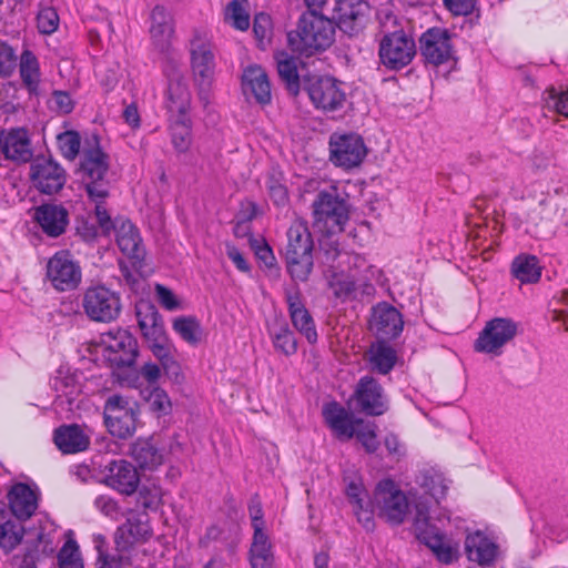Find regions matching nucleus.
I'll return each instance as SVG.
<instances>
[{
	"instance_id": "obj_19",
	"label": "nucleus",
	"mask_w": 568,
	"mask_h": 568,
	"mask_svg": "<svg viewBox=\"0 0 568 568\" xmlns=\"http://www.w3.org/2000/svg\"><path fill=\"white\" fill-rule=\"evenodd\" d=\"M403 326V316L394 306L379 303L373 307L369 328L381 338L379 341L396 338Z\"/></svg>"
},
{
	"instance_id": "obj_53",
	"label": "nucleus",
	"mask_w": 568,
	"mask_h": 568,
	"mask_svg": "<svg viewBox=\"0 0 568 568\" xmlns=\"http://www.w3.org/2000/svg\"><path fill=\"white\" fill-rule=\"evenodd\" d=\"M173 148L179 153L186 152L192 143V128L186 125L170 126Z\"/></svg>"
},
{
	"instance_id": "obj_37",
	"label": "nucleus",
	"mask_w": 568,
	"mask_h": 568,
	"mask_svg": "<svg viewBox=\"0 0 568 568\" xmlns=\"http://www.w3.org/2000/svg\"><path fill=\"white\" fill-rule=\"evenodd\" d=\"M21 81L30 94H38L41 81L40 63L36 54L24 49L19 60Z\"/></svg>"
},
{
	"instance_id": "obj_34",
	"label": "nucleus",
	"mask_w": 568,
	"mask_h": 568,
	"mask_svg": "<svg viewBox=\"0 0 568 568\" xmlns=\"http://www.w3.org/2000/svg\"><path fill=\"white\" fill-rule=\"evenodd\" d=\"M115 231L120 251L131 260L142 261L145 252L138 229L130 221H124Z\"/></svg>"
},
{
	"instance_id": "obj_62",
	"label": "nucleus",
	"mask_w": 568,
	"mask_h": 568,
	"mask_svg": "<svg viewBox=\"0 0 568 568\" xmlns=\"http://www.w3.org/2000/svg\"><path fill=\"white\" fill-rule=\"evenodd\" d=\"M155 292H156V296H158L160 304L164 308H166L169 311H174L180 307V303H179L178 298L175 297V295L173 294V292L170 288H168L161 284H156Z\"/></svg>"
},
{
	"instance_id": "obj_2",
	"label": "nucleus",
	"mask_w": 568,
	"mask_h": 568,
	"mask_svg": "<svg viewBox=\"0 0 568 568\" xmlns=\"http://www.w3.org/2000/svg\"><path fill=\"white\" fill-rule=\"evenodd\" d=\"M190 58L197 97L204 108L211 103V91L215 77V54L209 34L194 30L190 40Z\"/></svg>"
},
{
	"instance_id": "obj_13",
	"label": "nucleus",
	"mask_w": 568,
	"mask_h": 568,
	"mask_svg": "<svg viewBox=\"0 0 568 568\" xmlns=\"http://www.w3.org/2000/svg\"><path fill=\"white\" fill-rule=\"evenodd\" d=\"M30 180L40 193L52 195L64 186L67 172L52 158L37 156L30 165Z\"/></svg>"
},
{
	"instance_id": "obj_56",
	"label": "nucleus",
	"mask_w": 568,
	"mask_h": 568,
	"mask_svg": "<svg viewBox=\"0 0 568 568\" xmlns=\"http://www.w3.org/2000/svg\"><path fill=\"white\" fill-rule=\"evenodd\" d=\"M253 32L256 40L262 44L264 41H270L272 37V19L267 13L260 12L255 16L253 21Z\"/></svg>"
},
{
	"instance_id": "obj_42",
	"label": "nucleus",
	"mask_w": 568,
	"mask_h": 568,
	"mask_svg": "<svg viewBox=\"0 0 568 568\" xmlns=\"http://www.w3.org/2000/svg\"><path fill=\"white\" fill-rule=\"evenodd\" d=\"M416 483L424 488L425 493L434 498L436 503L445 498L448 490V485L444 476L434 470L420 471L416 477Z\"/></svg>"
},
{
	"instance_id": "obj_39",
	"label": "nucleus",
	"mask_w": 568,
	"mask_h": 568,
	"mask_svg": "<svg viewBox=\"0 0 568 568\" xmlns=\"http://www.w3.org/2000/svg\"><path fill=\"white\" fill-rule=\"evenodd\" d=\"M268 333L277 352L285 356H291L297 352L296 338L286 323L275 321L268 326Z\"/></svg>"
},
{
	"instance_id": "obj_61",
	"label": "nucleus",
	"mask_w": 568,
	"mask_h": 568,
	"mask_svg": "<svg viewBox=\"0 0 568 568\" xmlns=\"http://www.w3.org/2000/svg\"><path fill=\"white\" fill-rule=\"evenodd\" d=\"M476 0H443L445 8L454 16H468L473 12Z\"/></svg>"
},
{
	"instance_id": "obj_46",
	"label": "nucleus",
	"mask_w": 568,
	"mask_h": 568,
	"mask_svg": "<svg viewBox=\"0 0 568 568\" xmlns=\"http://www.w3.org/2000/svg\"><path fill=\"white\" fill-rule=\"evenodd\" d=\"M246 0H232L225 9V21L235 29L245 31L250 27V16L245 10Z\"/></svg>"
},
{
	"instance_id": "obj_64",
	"label": "nucleus",
	"mask_w": 568,
	"mask_h": 568,
	"mask_svg": "<svg viewBox=\"0 0 568 568\" xmlns=\"http://www.w3.org/2000/svg\"><path fill=\"white\" fill-rule=\"evenodd\" d=\"M52 102L54 104V109L63 114L70 113L74 108L70 94L65 91H54L52 94Z\"/></svg>"
},
{
	"instance_id": "obj_35",
	"label": "nucleus",
	"mask_w": 568,
	"mask_h": 568,
	"mask_svg": "<svg viewBox=\"0 0 568 568\" xmlns=\"http://www.w3.org/2000/svg\"><path fill=\"white\" fill-rule=\"evenodd\" d=\"M465 549L468 559L479 565H490L497 555V546L480 531L467 536Z\"/></svg>"
},
{
	"instance_id": "obj_8",
	"label": "nucleus",
	"mask_w": 568,
	"mask_h": 568,
	"mask_svg": "<svg viewBox=\"0 0 568 568\" xmlns=\"http://www.w3.org/2000/svg\"><path fill=\"white\" fill-rule=\"evenodd\" d=\"M413 529L416 538L426 545L442 562L449 564L454 559V548L439 528L429 523L428 508L424 504L416 505Z\"/></svg>"
},
{
	"instance_id": "obj_40",
	"label": "nucleus",
	"mask_w": 568,
	"mask_h": 568,
	"mask_svg": "<svg viewBox=\"0 0 568 568\" xmlns=\"http://www.w3.org/2000/svg\"><path fill=\"white\" fill-rule=\"evenodd\" d=\"M150 349L153 355L160 361L162 368L168 375L178 377L180 375V365L172 355V346L168 341L165 334L162 338L148 339Z\"/></svg>"
},
{
	"instance_id": "obj_38",
	"label": "nucleus",
	"mask_w": 568,
	"mask_h": 568,
	"mask_svg": "<svg viewBox=\"0 0 568 568\" xmlns=\"http://www.w3.org/2000/svg\"><path fill=\"white\" fill-rule=\"evenodd\" d=\"M277 72L286 89L293 95L300 92V77L295 58L281 51L275 54Z\"/></svg>"
},
{
	"instance_id": "obj_7",
	"label": "nucleus",
	"mask_w": 568,
	"mask_h": 568,
	"mask_svg": "<svg viewBox=\"0 0 568 568\" xmlns=\"http://www.w3.org/2000/svg\"><path fill=\"white\" fill-rule=\"evenodd\" d=\"M329 161L338 168L351 170L361 165L367 155L363 138L353 132H334L329 136Z\"/></svg>"
},
{
	"instance_id": "obj_1",
	"label": "nucleus",
	"mask_w": 568,
	"mask_h": 568,
	"mask_svg": "<svg viewBox=\"0 0 568 568\" xmlns=\"http://www.w3.org/2000/svg\"><path fill=\"white\" fill-rule=\"evenodd\" d=\"M335 40V23L315 10L303 12L296 28L287 33L292 51L310 57L329 48Z\"/></svg>"
},
{
	"instance_id": "obj_45",
	"label": "nucleus",
	"mask_w": 568,
	"mask_h": 568,
	"mask_svg": "<svg viewBox=\"0 0 568 568\" xmlns=\"http://www.w3.org/2000/svg\"><path fill=\"white\" fill-rule=\"evenodd\" d=\"M23 535L24 528L21 524L7 520L0 527V547L6 552H10L21 542Z\"/></svg>"
},
{
	"instance_id": "obj_31",
	"label": "nucleus",
	"mask_w": 568,
	"mask_h": 568,
	"mask_svg": "<svg viewBox=\"0 0 568 568\" xmlns=\"http://www.w3.org/2000/svg\"><path fill=\"white\" fill-rule=\"evenodd\" d=\"M6 159L28 162L32 156L31 143L27 130L13 129L0 140Z\"/></svg>"
},
{
	"instance_id": "obj_26",
	"label": "nucleus",
	"mask_w": 568,
	"mask_h": 568,
	"mask_svg": "<svg viewBox=\"0 0 568 568\" xmlns=\"http://www.w3.org/2000/svg\"><path fill=\"white\" fill-rule=\"evenodd\" d=\"M288 313L294 327L307 339L310 344L317 342L315 323L310 312L304 306L300 293H286Z\"/></svg>"
},
{
	"instance_id": "obj_10",
	"label": "nucleus",
	"mask_w": 568,
	"mask_h": 568,
	"mask_svg": "<svg viewBox=\"0 0 568 568\" xmlns=\"http://www.w3.org/2000/svg\"><path fill=\"white\" fill-rule=\"evenodd\" d=\"M420 54L426 64L438 67L457 62L453 34L445 28H430L419 38Z\"/></svg>"
},
{
	"instance_id": "obj_14",
	"label": "nucleus",
	"mask_w": 568,
	"mask_h": 568,
	"mask_svg": "<svg viewBox=\"0 0 568 568\" xmlns=\"http://www.w3.org/2000/svg\"><path fill=\"white\" fill-rule=\"evenodd\" d=\"M47 277L60 292L75 290L82 281V271L67 251L57 252L47 264Z\"/></svg>"
},
{
	"instance_id": "obj_49",
	"label": "nucleus",
	"mask_w": 568,
	"mask_h": 568,
	"mask_svg": "<svg viewBox=\"0 0 568 568\" xmlns=\"http://www.w3.org/2000/svg\"><path fill=\"white\" fill-rule=\"evenodd\" d=\"M18 65L16 49L6 41H0V78H10Z\"/></svg>"
},
{
	"instance_id": "obj_21",
	"label": "nucleus",
	"mask_w": 568,
	"mask_h": 568,
	"mask_svg": "<svg viewBox=\"0 0 568 568\" xmlns=\"http://www.w3.org/2000/svg\"><path fill=\"white\" fill-rule=\"evenodd\" d=\"M106 351L109 352L108 359L113 366L129 367L136 359L138 342L128 331L120 329L111 337Z\"/></svg>"
},
{
	"instance_id": "obj_50",
	"label": "nucleus",
	"mask_w": 568,
	"mask_h": 568,
	"mask_svg": "<svg viewBox=\"0 0 568 568\" xmlns=\"http://www.w3.org/2000/svg\"><path fill=\"white\" fill-rule=\"evenodd\" d=\"M60 568H84L75 541H67L58 554Z\"/></svg>"
},
{
	"instance_id": "obj_5",
	"label": "nucleus",
	"mask_w": 568,
	"mask_h": 568,
	"mask_svg": "<svg viewBox=\"0 0 568 568\" xmlns=\"http://www.w3.org/2000/svg\"><path fill=\"white\" fill-rule=\"evenodd\" d=\"M108 170V154L98 144L92 149L84 150L81 173L90 200L98 201L108 197L109 183L105 179Z\"/></svg>"
},
{
	"instance_id": "obj_23",
	"label": "nucleus",
	"mask_w": 568,
	"mask_h": 568,
	"mask_svg": "<svg viewBox=\"0 0 568 568\" xmlns=\"http://www.w3.org/2000/svg\"><path fill=\"white\" fill-rule=\"evenodd\" d=\"M33 217L50 237L63 234L69 224V212L60 204H42L36 209Z\"/></svg>"
},
{
	"instance_id": "obj_60",
	"label": "nucleus",
	"mask_w": 568,
	"mask_h": 568,
	"mask_svg": "<svg viewBox=\"0 0 568 568\" xmlns=\"http://www.w3.org/2000/svg\"><path fill=\"white\" fill-rule=\"evenodd\" d=\"M248 513L252 520V527L254 529V534L265 532L264 531V520H263V509L258 497L255 495L251 498L248 504Z\"/></svg>"
},
{
	"instance_id": "obj_22",
	"label": "nucleus",
	"mask_w": 568,
	"mask_h": 568,
	"mask_svg": "<svg viewBox=\"0 0 568 568\" xmlns=\"http://www.w3.org/2000/svg\"><path fill=\"white\" fill-rule=\"evenodd\" d=\"M146 515H131L115 532V545L118 550L126 551L136 542L144 541L151 536V529L145 519Z\"/></svg>"
},
{
	"instance_id": "obj_54",
	"label": "nucleus",
	"mask_w": 568,
	"mask_h": 568,
	"mask_svg": "<svg viewBox=\"0 0 568 568\" xmlns=\"http://www.w3.org/2000/svg\"><path fill=\"white\" fill-rule=\"evenodd\" d=\"M358 442L363 445L367 453H375L378 448V442L376 438V433L372 425L365 424L362 420V424H357L355 426V434Z\"/></svg>"
},
{
	"instance_id": "obj_15",
	"label": "nucleus",
	"mask_w": 568,
	"mask_h": 568,
	"mask_svg": "<svg viewBox=\"0 0 568 568\" xmlns=\"http://www.w3.org/2000/svg\"><path fill=\"white\" fill-rule=\"evenodd\" d=\"M355 409L368 416H381L388 410V400L382 385L372 376H363L352 397Z\"/></svg>"
},
{
	"instance_id": "obj_51",
	"label": "nucleus",
	"mask_w": 568,
	"mask_h": 568,
	"mask_svg": "<svg viewBox=\"0 0 568 568\" xmlns=\"http://www.w3.org/2000/svg\"><path fill=\"white\" fill-rule=\"evenodd\" d=\"M545 102L548 109L568 118V90H557L551 87L545 91Z\"/></svg>"
},
{
	"instance_id": "obj_32",
	"label": "nucleus",
	"mask_w": 568,
	"mask_h": 568,
	"mask_svg": "<svg viewBox=\"0 0 568 568\" xmlns=\"http://www.w3.org/2000/svg\"><path fill=\"white\" fill-rule=\"evenodd\" d=\"M135 315L138 318L139 327L144 338L161 339L165 334L162 317L158 308L150 302H140L135 306Z\"/></svg>"
},
{
	"instance_id": "obj_9",
	"label": "nucleus",
	"mask_w": 568,
	"mask_h": 568,
	"mask_svg": "<svg viewBox=\"0 0 568 568\" xmlns=\"http://www.w3.org/2000/svg\"><path fill=\"white\" fill-rule=\"evenodd\" d=\"M104 424L114 437L125 439L136 429L138 410L121 395L110 396L104 404Z\"/></svg>"
},
{
	"instance_id": "obj_29",
	"label": "nucleus",
	"mask_w": 568,
	"mask_h": 568,
	"mask_svg": "<svg viewBox=\"0 0 568 568\" xmlns=\"http://www.w3.org/2000/svg\"><path fill=\"white\" fill-rule=\"evenodd\" d=\"M242 88L245 94H252L260 104L271 102V84L266 72L256 64L244 69Z\"/></svg>"
},
{
	"instance_id": "obj_57",
	"label": "nucleus",
	"mask_w": 568,
	"mask_h": 568,
	"mask_svg": "<svg viewBox=\"0 0 568 568\" xmlns=\"http://www.w3.org/2000/svg\"><path fill=\"white\" fill-rule=\"evenodd\" d=\"M266 187L268 195L275 205L283 206L287 203V189L275 175H270L267 178Z\"/></svg>"
},
{
	"instance_id": "obj_28",
	"label": "nucleus",
	"mask_w": 568,
	"mask_h": 568,
	"mask_svg": "<svg viewBox=\"0 0 568 568\" xmlns=\"http://www.w3.org/2000/svg\"><path fill=\"white\" fill-rule=\"evenodd\" d=\"M10 514L18 520L29 519L38 507L34 491L26 484L19 483L8 493Z\"/></svg>"
},
{
	"instance_id": "obj_6",
	"label": "nucleus",
	"mask_w": 568,
	"mask_h": 568,
	"mask_svg": "<svg viewBox=\"0 0 568 568\" xmlns=\"http://www.w3.org/2000/svg\"><path fill=\"white\" fill-rule=\"evenodd\" d=\"M82 307L90 320L110 323L121 313V297L103 284L92 285L83 294Z\"/></svg>"
},
{
	"instance_id": "obj_18",
	"label": "nucleus",
	"mask_w": 568,
	"mask_h": 568,
	"mask_svg": "<svg viewBox=\"0 0 568 568\" xmlns=\"http://www.w3.org/2000/svg\"><path fill=\"white\" fill-rule=\"evenodd\" d=\"M313 214L316 222L332 226H342L348 220V209L336 187L321 191L313 202Z\"/></svg>"
},
{
	"instance_id": "obj_3",
	"label": "nucleus",
	"mask_w": 568,
	"mask_h": 568,
	"mask_svg": "<svg viewBox=\"0 0 568 568\" xmlns=\"http://www.w3.org/2000/svg\"><path fill=\"white\" fill-rule=\"evenodd\" d=\"M314 242L307 224L294 221L287 230V245L285 248V264L292 280L305 282L308 280L313 266Z\"/></svg>"
},
{
	"instance_id": "obj_33",
	"label": "nucleus",
	"mask_w": 568,
	"mask_h": 568,
	"mask_svg": "<svg viewBox=\"0 0 568 568\" xmlns=\"http://www.w3.org/2000/svg\"><path fill=\"white\" fill-rule=\"evenodd\" d=\"M397 352L385 341L372 343L366 352V359L372 372L388 374L397 362Z\"/></svg>"
},
{
	"instance_id": "obj_44",
	"label": "nucleus",
	"mask_w": 568,
	"mask_h": 568,
	"mask_svg": "<svg viewBox=\"0 0 568 568\" xmlns=\"http://www.w3.org/2000/svg\"><path fill=\"white\" fill-rule=\"evenodd\" d=\"M173 329L190 345H197L202 338L201 323L193 316H181L174 320Z\"/></svg>"
},
{
	"instance_id": "obj_59",
	"label": "nucleus",
	"mask_w": 568,
	"mask_h": 568,
	"mask_svg": "<svg viewBox=\"0 0 568 568\" xmlns=\"http://www.w3.org/2000/svg\"><path fill=\"white\" fill-rule=\"evenodd\" d=\"M346 495L354 508L364 509L367 503V494L359 480H351L346 486Z\"/></svg>"
},
{
	"instance_id": "obj_58",
	"label": "nucleus",
	"mask_w": 568,
	"mask_h": 568,
	"mask_svg": "<svg viewBox=\"0 0 568 568\" xmlns=\"http://www.w3.org/2000/svg\"><path fill=\"white\" fill-rule=\"evenodd\" d=\"M94 506L103 515H105L106 517H110L114 520L120 519V517L122 516V510H121L118 501L110 496H106V495L98 496L94 499Z\"/></svg>"
},
{
	"instance_id": "obj_47",
	"label": "nucleus",
	"mask_w": 568,
	"mask_h": 568,
	"mask_svg": "<svg viewBox=\"0 0 568 568\" xmlns=\"http://www.w3.org/2000/svg\"><path fill=\"white\" fill-rule=\"evenodd\" d=\"M141 394L152 412L165 415L171 409V402L168 394L160 387H145Z\"/></svg>"
},
{
	"instance_id": "obj_43",
	"label": "nucleus",
	"mask_w": 568,
	"mask_h": 568,
	"mask_svg": "<svg viewBox=\"0 0 568 568\" xmlns=\"http://www.w3.org/2000/svg\"><path fill=\"white\" fill-rule=\"evenodd\" d=\"M191 108V93L181 80H171L168 85V111H183Z\"/></svg>"
},
{
	"instance_id": "obj_41",
	"label": "nucleus",
	"mask_w": 568,
	"mask_h": 568,
	"mask_svg": "<svg viewBox=\"0 0 568 568\" xmlns=\"http://www.w3.org/2000/svg\"><path fill=\"white\" fill-rule=\"evenodd\" d=\"M511 272L521 283L537 282L541 275L538 258L534 255L517 256L513 262Z\"/></svg>"
},
{
	"instance_id": "obj_55",
	"label": "nucleus",
	"mask_w": 568,
	"mask_h": 568,
	"mask_svg": "<svg viewBox=\"0 0 568 568\" xmlns=\"http://www.w3.org/2000/svg\"><path fill=\"white\" fill-rule=\"evenodd\" d=\"M59 26V16L53 8H43L37 16V27L40 33L51 34Z\"/></svg>"
},
{
	"instance_id": "obj_17",
	"label": "nucleus",
	"mask_w": 568,
	"mask_h": 568,
	"mask_svg": "<svg viewBox=\"0 0 568 568\" xmlns=\"http://www.w3.org/2000/svg\"><path fill=\"white\" fill-rule=\"evenodd\" d=\"M371 8L364 0H338L334 8L335 28L354 37L363 32L368 19Z\"/></svg>"
},
{
	"instance_id": "obj_48",
	"label": "nucleus",
	"mask_w": 568,
	"mask_h": 568,
	"mask_svg": "<svg viewBox=\"0 0 568 568\" xmlns=\"http://www.w3.org/2000/svg\"><path fill=\"white\" fill-rule=\"evenodd\" d=\"M59 149L68 160H74L81 146L80 134L75 131H65L57 136Z\"/></svg>"
},
{
	"instance_id": "obj_16",
	"label": "nucleus",
	"mask_w": 568,
	"mask_h": 568,
	"mask_svg": "<svg viewBox=\"0 0 568 568\" xmlns=\"http://www.w3.org/2000/svg\"><path fill=\"white\" fill-rule=\"evenodd\" d=\"M307 94L315 105L326 112L343 108L346 95L338 82L331 77H312L305 87Z\"/></svg>"
},
{
	"instance_id": "obj_63",
	"label": "nucleus",
	"mask_w": 568,
	"mask_h": 568,
	"mask_svg": "<svg viewBox=\"0 0 568 568\" xmlns=\"http://www.w3.org/2000/svg\"><path fill=\"white\" fill-rule=\"evenodd\" d=\"M95 202V217L99 226L103 231V233L108 234L111 230H115L118 226L111 220L106 209L102 205L103 200H98Z\"/></svg>"
},
{
	"instance_id": "obj_27",
	"label": "nucleus",
	"mask_w": 568,
	"mask_h": 568,
	"mask_svg": "<svg viewBox=\"0 0 568 568\" xmlns=\"http://www.w3.org/2000/svg\"><path fill=\"white\" fill-rule=\"evenodd\" d=\"M130 456L141 469L154 470L164 462L163 449L152 437L135 439L130 446Z\"/></svg>"
},
{
	"instance_id": "obj_30",
	"label": "nucleus",
	"mask_w": 568,
	"mask_h": 568,
	"mask_svg": "<svg viewBox=\"0 0 568 568\" xmlns=\"http://www.w3.org/2000/svg\"><path fill=\"white\" fill-rule=\"evenodd\" d=\"M54 444L63 454H77L88 449L90 437L77 424L62 425L54 430Z\"/></svg>"
},
{
	"instance_id": "obj_24",
	"label": "nucleus",
	"mask_w": 568,
	"mask_h": 568,
	"mask_svg": "<svg viewBox=\"0 0 568 568\" xmlns=\"http://www.w3.org/2000/svg\"><path fill=\"white\" fill-rule=\"evenodd\" d=\"M150 18L152 43L159 52L168 53L174 36L173 18L162 6H155Z\"/></svg>"
},
{
	"instance_id": "obj_52",
	"label": "nucleus",
	"mask_w": 568,
	"mask_h": 568,
	"mask_svg": "<svg viewBox=\"0 0 568 568\" xmlns=\"http://www.w3.org/2000/svg\"><path fill=\"white\" fill-rule=\"evenodd\" d=\"M162 501V493L160 487L152 485L145 486L143 485L138 490V504L144 509L155 510L161 505Z\"/></svg>"
},
{
	"instance_id": "obj_20",
	"label": "nucleus",
	"mask_w": 568,
	"mask_h": 568,
	"mask_svg": "<svg viewBox=\"0 0 568 568\" xmlns=\"http://www.w3.org/2000/svg\"><path fill=\"white\" fill-rule=\"evenodd\" d=\"M104 483L123 495H132L139 488L140 476L136 468L124 459L112 460L106 466Z\"/></svg>"
},
{
	"instance_id": "obj_25",
	"label": "nucleus",
	"mask_w": 568,
	"mask_h": 568,
	"mask_svg": "<svg viewBox=\"0 0 568 568\" xmlns=\"http://www.w3.org/2000/svg\"><path fill=\"white\" fill-rule=\"evenodd\" d=\"M323 416L327 426L339 439H351L355 434V426L362 424L361 418L353 416L338 403L332 402L324 406Z\"/></svg>"
},
{
	"instance_id": "obj_4",
	"label": "nucleus",
	"mask_w": 568,
	"mask_h": 568,
	"mask_svg": "<svg viewBox=\"0 0 568 568\" xmlns=\"http://www.w3.org/2000/svg\"><path fill=\"white\" fill-rule=\"evenodd\" d=\"M416 43L403 29L386 32L379 40L378 57L389 71H399L412 63L416 55Z\"/></svg>"
},
{
	"instance_id": "obj_12",
	"label": "nucleus",
	"mask_w": 568,
	"mask_h": 568,
	"mask_svg": "<svg viewBox=\"0 0 568 568\" xmlns=\"http://www.w3.org/2000/svg\"><path fill=\"white\" fill-rule=\"evenodd\" d=\"M518 326L515 321L506 317H496L488 321L475 342V351L480 353L500 355L501 348L517 334Z\"/></svg>"
},
{
	"instance_id": "obj_11",
	"label": "nucleus",
	"mask_w": 568,
	"mask_h": 568,
	"mask_svg": "<svg viewBox=\"0 0 568 568\" xmlns=\"http://www.w3.org/2000/svg\"><path fill=\"white\" fill-rule=\"evenodd\" d=\"M373 505L381 517L395 525L403 523L408 509L406 496L392 479H384L377 484Z\"/></svg>"
},
{
	"instance_id": "obj_36",
	"label": "nucleus",
	"mask_w": 568,
	"mask_h": 568,
	"mask_svg": "<svg viewBox=\"0 0 568 568\" xmlns=\"http://www.w3.org/2000/svg\"><path fill=\"white\" fill-rule=\"evenodd\" d=\"M251 568H273L274 554L266 532L253 534L248 551Z\"/></svg>"
}]
</instances>
